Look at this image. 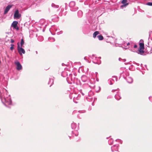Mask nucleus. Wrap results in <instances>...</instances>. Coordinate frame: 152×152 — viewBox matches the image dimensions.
Here are the masks:
<instances>
[{"label":"nucleus","mask_w":152,"mask_h":152,"mask_svg":"<svg viewBox=\"0 0 152 152\" xmlns=\"http://www.w3.org/2000/svg\"><path fill=\"white\" fill-rule=\"evenodd\" d=\"M7 93V90L4 89L3 90V93H1L0 94V97L1 102L5 106L6 105V104L11 105L12 103L10 96L8 95Z\"/></svg>","instance_id":"nucleus-1"},{"label":"nucleus","mask_w":152,"mask_h":152,"mask_svg":"<svg viewBox=\"0 0 152 152\" xmlns=\"http://www.w3.org/2000/svg\"><path fill=\"white\" fill-rule=\"evenodd\" d=\"M69 5L70 8V10L72 11L75 12L78 9V7L75 6V1H71L69 3Z\"/></svg>","instance_id":"nucleus-2"},{"label":"nucleus","mask_w":152,"mask_h":152,"mask_svg":"<svg viewBox=\"0 0 152 152\" xmlns=\"http://www.w3.org/2000/svg\"><path fill=\"white\" fill-rule=\"evenodd\" d=\"M18 45V50L20 55H22V54H25V51L22 48V47L20 46V45L19 42L17 43Z\"/></svg>","instance_id":"nucleus-3"},{"label":"nucleus","mask_w":152,"mask_h":152,"mask_svg":"<svg viewBox=\"0 0 152 152\" xmlns=\"http://www.w3.org/2000/svg\"><path fill=\"white\" fill-rule=\"evenodd\" d=\"M21 17V15L19 12L18 10H16L14 14V18L16 19H19Z\"/></svg>","instance_id":"nucleus-4"},{"label":"nucleus","mask_w":152,"mask_h":152,"mask_svg":"<svg viewBox=\"0 0 152 152\" xmlns=\"http://www.w3.org/2000/svg\"><path fill=\"white\" fill-rule=\"evenodd\" d=\"M18 23V21H15L13 22L12 24V26L13 27L14 29L17 30H18L19 29V27L17 25Z\"/></svg>","instance_id":"nucleus-5"},{"label":"nucleus","mask_w":152,"mask_h":152,"mask_svg":"<svg viewBox=\"0 0 152 152\" xmlns=\"http://www.w3.org/2000/svg\"><path fill=\"white\" fill-rule=\"evenodd\" d=\"M15 63L16 66V69L17 70H19L22 69V66L19 62H15Z\"/></svg>","instance_id":"nucleus-6"},{"label":"nucleus","mask_w":152,"mask_h":152,"mask_svg":"<svg viewBox=\"0 0 152 152\" xmlns=\"http://www.w3.org/2000/svg\"><path fill=\"white\" fill-rule=\"evenodd\" d=\"M12 6V5H8L7 6L4 11V14H7Z\"/></svg>","instance_id":"nucleus-7"},{"label":"nucleus","mask_w":152,"mask_h":152,"mask_svg":"<svg viewBox=\"0 0 152 152\" xmlns=\"http://www.w3.org/2000/svg\"><path fill=\"white\" fill-rule=\"evenodd\" d=\"M71 127L72 129H75L76 131H77L78 129V127H77L76 124L75 123L73 122L72 123Z\"/></svg>","instance_id":"nucleus-8"},{"label":"nucleus","mask_w":152,"mask_h":152,"mask_svg":"<svg viewBox=\"0 0 152 152\" xmlns=\"http://www.w3.org/2000/svg\"><path fill=\"white\" fill-rule=\"evenodd\" d=\"M118 145H114L113 146L111 147V151L112 152H113L114 151H118Z\"/></svg>","instance_id":"nucleus-9"},{"label":"nucleus","mask_w":152,"mask_h":152,"mask_svg":"<svg viewBox=\"0 0 152 152\" xmlns=\"http://www.w3.org/2000/svg\"><path fill=\"white\" fill-rule=\"evenodd\" d=\"M126 79L127 82L129 83H132L133 79L132 77H126Z\"/></svg>","instance_id":"nucleus-10"},{"label":"nucleus","mask_w":152,"mask_h":152,"mask_svg":"<svg viewBox=\"0 0 152 152\" xmlns=\"http://www.w3.org/2000/svg\"><path fill=\"white\" fill-rule=\"evenodd\" d=\"M146 45L149 47H151L152 48V39H151V40H149L148 42V45Z\"/></svg>","instance_id":"nucleus-11"},{"label":"nucleus","mask_w":152,"mask_h":152,"mask_svg":"<svg viewBox=\"0 0 152 152\" xmlns=\"http://www.w3.org/2000/svg\"><path fill=\"white\" fill-rule=\"evenodd\" d=\"M81 80L83 82H85L87 80V77L85 75H83L81 77Z\"/></svg>","instance_id":"nucleus-12"},{"label":"nucleus","mask_w":152,"mask_h":152,"mask_svg":"<svg viewBox=\"0 0 152 152\" xmlns=\"http://www.w3.org/2000/svg\"><path fill=\"white\" fill-rule=\"evenodd\" d=\"M53 79H50L48 83V84L50 85V87L53 84Z\"/></svg>","instance_id":"nucleus-13"},{"label":"nucleus","mask_w":152,"mask_h":152,"mask_svg":"<svg viewBox=\"0 0 152 152\" xmlns=\"http://www.w3.org/2000/svg\"><path fill=\"white\" fill-rule=\"evenodd\" d=\"M115 98L118 100H119L121 99V97H120V95L119 94H116L115 95Z\"/></svg>","instance_id":"nucleus-14"},{"label":"nucleus","mask_w":152,"mask_h":152,"mask_svg":"<svg viewBox=\"0 0 152 152\" xmlns=\"http://www.w3.org/2000/svg\"><path fill=\"white\" fill-rule=\"evenodd\" d=\"M77 15L80 17H81L83 15V12L81 10H79L77 12Z\"/></svg>","instance_id":"nucleus-15"},{"label":"nucleus","mask_w":152,"mask_h":152,"mask_svg":"<svg viewBox=\"0 0 152 152\" xmlns=\"http://www.w3.org/2000/svg\"><path fill=\"white\" fill-rule=\"evenodd\" d=\"M99 34V32L98 31H95L93 34V37L95 38L96 36L98 35Z\"/></svg>","instance_id":"nucleus-16"},{"label":"nucleus","mask_w":152,"mask_h":152,"mask_svg":"<svg viewBox=\"0 0 152 152\" xmlns=\"http://www.w3.org/2000/svg\"><path fill=\"white\" fill-rule=\"evenodd\" d=\"M128 4V3H126V4H123L120 6V8L121 9H123L124 8L126 7Z\"/></svg>","instance_id":"nucleus-17"},{"label":"nucleus","mask_w":152,"mask_h":152,"mask_svg":"<svg viewBox=\"0 0 152 152\" xmlns=\"http://www.w3.org/2000/svg\"><path fill=\"white\" fill-rule=\"evenodd\" d=\"M97 37L100 40H102L103 39V37L101 35H98L97 36Z\"/></svg>","instance_id":"nucleus-18"},{"label":"nucleus","mask_w":152,"mask_h":152,"mask_svg":"<svg viewBox=\"0 0 152 152\" xmlns=\"http://www.w3.org/2000/svg\"><path fill=\"white\" fill-rule=\"evenodd\" d=\"M140 47L141 49H144V44L143 43H140Z\"/></svg>","instance_id":"nucleus-19"},{"label":"nucleus","mask_w":152,"mask_h":152,"mask_svg":"<svg viewBox=\"0 0 152 152\" xmlns=\"http://www.w3.org/2000/svg\"><path fill=\"white\" fill-rule=\"evenodd\" d=\"M48 40L49 41L51 42H54L55 41V39L53 37H50L48 39Z\"/></svg>","instance_id":"nucleus-20"},{"label":"nucleus","mask_w":152,"mask_h":152,"mask_svg":"<svg viewBox=\"0 0 152 152\" xmlns=\"http://www.w3.org/2000/svg\"><path fill=\"white\" fill-rule=\"evenodd\" d=\"M72 75L71 74H70L69 75V76L68 77V78L69 80H72Z\"/></svg>","instance_id":"nucleus-21"},{"label":"nucleus","mask_w":152,"mask_h":152,"mask_svg":"<svg viewBox=\"0 0 152 152\" xmlns=\"http://www.w3.org/2000/svg\"><path fill=\"white\" fill-rule=\"evenodd\" d=\"M111 80L114 81L115 80L116 81H117V78L116 77L113 76L112 77V79Z\"/></svg>","instance_id":"nucleus-22"},{"label":"nucleus","mask_w":152,"mask_h":152,"mask_svg":"<svg viewBox=\"0 0 152 152\" xmlns=\"http://www.w3.org/2000/svg\"><path fill=\"white\" fill-rule=\"evenodd\" d=\"M113 140L112 139H110L108 141V143L110 145H111L113 144Z\"/></svg>","instance_id":"nucleus-23"},{"label":"nucleus","mask_w":152,"mask_h":152,"mask_svg":"<svg viewBox=\"0 0 152 152\" xmlns=\"http://www.w3.org/2000/svg\"><path fill=\"white\" fill-rule=\"evenodd\" d=\"M24 41L23 40V39H22L21 40V42H20V45L21 47H22V46L24 44Z\"/></svg>","instance_id":"nucleus-24"},{"label":"nucleus","mask_w":152,"mask_h":152,"mask_svg":"<svg viewBox=\"0 0 152 152\" xmlns=\"http://www.w3.org/2000/svg\"><path fill=\"white\" fill-rule=\"evenodd\" d=\"M144 49H141L140 48L138 50L139 51L140 53H143L144 52V51L143 50Z\"/></svg>","instance_id":"nucleus-25"},{"label":"nucleus","mask_w":152,"mask_h":152,"mask_svg":"<svg viewBox=\"0 0 152 152\" xmlns=\"http://www.w3.org/2000/svg\"><path fill=\"white\" fill-rule=\"evenodd\" d=\"M72 132L75 134V136H77L78 135V132L77 131H75L74 132Z\"/></svg>","instance_id":"nucleus-26"},{"label":"nucleus","mask_w":152,"mask_h":152,"mask_svg":"<svg viewBox=\"0 0 152 152\" xmlns=\"http://www.w3.org/2000/svg\"><path fill=\"white\" fill-rule=\"evenodd\" d=\"M127 2V0H123L121 1V3L123 4H126Z\"/></svg>","instance_id":"nucleus-27"},{"label":"nucleus","mask_w":152,"mask_h":152,"mask_svg":"<svg viewBox=\"0 0 152 152\" xmlns=\"http://www.w3.org/2000/svg\"><path fill=\"white\" fill-rule=\"evenodd\" d=\"M149 37L152 39V31L150 32L149 34Z\"/></svg>","instance_id":"nucleus-28"},{"label":"nucleus","mask_w":152,"mask_h":152,"mask_svg":"<svg viewBox=\"0 0 152 152\" xmlns=\"http://www.w3.org/2000/svg\"><path fill=\"white\" fill-rule=\"evenodd\" d=\"M146 4L150 6H152V2H148Z\"/></svg>","instance_id":"nucleus-29"},{"label":"nucleus","mask_w":152,"mask_h":152,"mask_svg":"<svg viewBox=\"0 0 152 152\" xmlns=\"http://www.w3.org/2000/svg\"><path fill=\"white\" fill-rule=\"evenodd\" d=\"M52 7H54V8H58L59 7L58 5H55L54 4H52Z\"/></svg>","instance_id":"nucleus-30"},{"label":"nucleus","mask_w":152,"mask_h":152,"mask_svg":"<svg viewBox=\"0 0 152 152\" xmlns=\"http://www.w3.org/2000/svg\"><path fill=\"white\" fill-rule=\"evenodd\" d=\"M11 47H10V49L11 50H12L14 49V45L13 44H11Z\"/></svg>","instance_id":"nucleus-31"},{"label":"nucleus","mask_w":152,"mask_h":152,"mask_svg":"<svg viewBox=\"0 0 152 152\" xmlns=\"http://www.w3.org/2000/svg\"><path fill=\"white\" fill-rule=\"evenodd\" d=\"M38 40L40 41H42L43 40V38L42 37H38Z\"/></svg>","instance_id":"nucleus-32"},{"label":"nucleus","mask_w":152,"mask_h":152,"mask_svg":"<svg viewBox=\"0 0 152 152\" xmlns=\"http://www.w3.org/2000/svg\"><path fill=\"white\" fill-rule=\"evenodd\" d=\"M112 80L111 79H110L108 80L109 83L111 85L113 84V83L112 82Z\"/></svg>","instance_id":"nucleus-33"},{"label":"nucleus","mask_w":152,"mask_h":152,"mask_svg":"<svg viewBox=\"0 0 152 152\" xmlns=\"http://www.w3.org/2000/svg\"><path fill=\"white\" fill-rule=\"evenodd\" d=\"M86 98L87 100H88V99H91L92 98V97H91V96H89L88 97H87Z\"/></svg>","instance_id":"nucleus-34"},{"label":"nucleus","mask_w":152,"mask_h":152,"mask_svg":"<svg viewBox=\"0 0 152 152\" xmlns=\"http://www.w3.org/2000/svg\"><path fill=\"white\" fill-rule=\"evenodd\" d=\"M117 140H119L120 141L121 143V144L122 143V141L120 140H119V139H116V141H117Z\"/></svg>","instance_id":"nucleus-35"},{"label":"nucleus","mask_w":152,"mask_h":152,"mask_svg":"<svg viewBox=\"0 0 152 152\" xmlns=\"http://www.w3.org/2000/svg\"><path fill=\"white\" fill-rule=\"evenodd\" d=\"M14 42V41L13 39H11V42L12 43H13Z\"/></svg>","instance_id":"nucleus-36"},{"label":"nucleus","mask_w":152,"mask_h":152,"mask_svg":"<svg viewBox=\"0 0 152 152\" xmlns=\"http://www.w3.org/2000/svg\"><path fill=\"white\" fill-rule=\"evenodd\" d=\"M137 47V45H135L134 46V48H136Z\"/></svg>","instance_id":"nucleus-37"},{"label":"nucleus","mask_w":152,"mask_h":152,"mask_svg":"<svg viewBox=\"0 0 152 152\" xmlns=\"http://www.w3.org/2000/svg\"><path fill=\"white\" fill-rule=\"evenodd\" d=\"M130 45V43L129 42H128L126 44V45L128 46Z\"/></svg>","instance_id":"nucleus-38"},{"label":"nucleus","mask_w":152,"mask_h":152,"mask_svg":"<svg viewBox=\"0 0 152 152\" xmlns=\"http://www.w3.org/2000/svg\"><path fill=\"white\" fill-rule=\"evenodd\" d=\"M86 112V111L85 110H83V112H82V113H85ZM80 113H81V112H80Z\"/></svg>","instance_id":"nucleus-39"},{"label":"nucleus","mask_w":152,"mask_h":152,"mask_svg":"<svg viewBox=\"0 0 152 152\" xmlns=\"http://www.w3.org/2000/svg\"><path fill=\"white\" fill-rule=\"evenodd\" d=\"M115 90H112V92H114V91H115Z\"/></svg>","instance_id":"nucleus-40"},{"label":"nucleus","mask_w":152,"mask_h":152,"mask_svg":"<svg viewBox=\"0 0 152 152\" xmlns=\"http://www.w3.org/2000/svg\"><path fill=\"white\" fill-rule=\"evenodd\" d=\"M72 97H73V98H74V99L75 98H76V97L74 95H73V96H72Z\"/></svg>","instance_id":"nucleus-41"},{"label":"nucleus","mask_w":152,"mask_h":152,"mask_svg":"<svg viewBox=\"0 0 152 152\" xmlns=\"http://www.w3.org/2000/svg\"><path fill=\"white\" fill-rule=\"evenodd\" d=\"M64 65H65V64L64 63H62V66H64Z\"/></svg>","instance_id":"nucleus-42"},{"label":"nucleus","mask_w":152,"mask_h":152,"mask_svg":"<svg viewBox=\"0 0 152 152\" xmlns=\"http://www.w3.org/2000/svg\"><path fill=\"white\" fill-rule=\"evenodd\" d=\"M82 94L83 96H84V94L83 93H82Z\"/></svg>","instance_id":"nucleus-43"},{"label":"nucleus","mask_w":152,"mask_h":152,"mask_svg":"<svg viewBox=\"0 0 152 152\" xmlns=\"http://www.w3.org/2000/svg\"><path fill=\"white\" fill-rule=\"evenodd\" d=\"M93 62L94 63V64H97V63H96V62H94V61H93Z\"/></svg>","instance_id":"nucleus-44"},{"label":"nucleus","mask_w":152,"mask_h":152,"mask_svg":"<svg viewBox=\"0 0 152 152\" xmlns=\"http://www.w3.org/2000/svg\"><path fill=\"white\" fill-rule=\"evenodd\" d=\"M123 60H124V61H126V60L125 59H124Z\"/></svg>","instance_id":"nucleus-45"},{"label":"nucleus","mask_w":152,"mask_h":152,"mask_svg":"<svg viewBox=\"0 0 152 152\" xmlns=\"http://www.w3.org/2000/svg\"><path fill=\"white\" fill-rule=\"evenodd\" d=\"M120 59H121V58H119V61H120Z\"/></svg>","instance_id":"nucleus-46"},{"label":"nucleus","mask_w":152,"mask_h":152,"mask_svg":"<svg viewBox=\"0 0 152 152\" xmlns=\"http://www.w3.org/2000/svg\"><path fill=\"white\" fill-rule=\"evenodd\" d=\"M36 54H37V51H36Z\"/></svg>","instance_id":"nucleus-47"},{"label":"nucleus","mask_w":152,"mask_h":152,"mask_svg":"<svg viewBox=\"0 0 152 152\" xmlns=\"http://www.w3.org/2000/svg\"><path fill=\"white\" fill-rule=\"evenodd\" d=\"M61 33H63V32L62 31H61Z\"/></svg>","instance_id":"nucleus-48"},{"label":"nucleus","mask_w":152,"mask_h":152,"mask_svg":"<svg viewBox=\"0 0 152 152\" xmlns=\"http://www.w3.org/2000/svg\"><path fill=\"white\" fill-rule=\"evenodd\" d=\"M100 64V63H99V64Z\"/></svg>","instance_id":"nucleus-49"}]
</instances>
